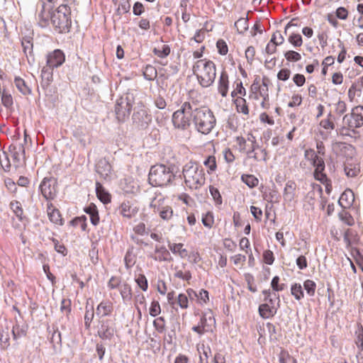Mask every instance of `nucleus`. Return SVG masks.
Returning a JSON list of instances; mask_svg holds the SVG:
<instances>
[{
  "mask_svg": "<svg viewBox=\"0 0 363 363\" xmlns=\"http://www.w3.org/2000/svg\"><path fill=\"white\" fill-rule=\"evenodd\" d=\"M185 186L190 191L200 189L206 183L203 169L196 162L186 163L182 169Z\"/></svg>",
  "mask_w": 363,
  "mask_h": 363,
  "instance_id": "obj_1",
  "label": "nucleus"
},
{
  "mask_svg": "<svg viewBox=\"0 0 363 363\" xmlns=\"http://www.w3.org/2000/svg\"><path fill=\"white\" fill-rule=\"evenodd\" d=\"M193 72L203 87H208L216 79V66L211 60L200 59L193 65Z\"/></svg>",
  "mask_w": 363,
  "mask_h": 363,
  "instance_id": "obj_2",
  "label": "nucleus"
},
{
  "mask_svg": "<svg viewBox=\"0 0 363 363\" xmlns=\"http://www.w3.org/2000/svg\"><path fill=\"white\" fill-rule=\"evenodd\" d=\"M304 157L314 167V178L325 185V191L330 194L332 191V183L325 173V165L323 158L319 156L315 151L311 148L305 150Z\"/></svg>",
  "mask_w": 363,
  "mask_h": 363,
  "instance_id": "obj_3",
  "label": "nucleus"
},
{
  "mask_svg": "<svg viewBox=\"0 0 363 363\" xmlns=\"http://www.w3.org/2000/svg\"><path fill=\"white\" fill-rule=\"evenodd\" d=\"M269 79L267 77L256 75L250 86L249 98L258 101L262 99L261 106L264 109L269 108Z\"/></svg>",
  "mask_w": 363,
  "mask_h": 363,
  "instance_id": "obj_4",
  "label": "nucleus"
},
{
  "mask_svg": "<svg viewBox=\"0 0 363 363\" xmlns=\"http://www.w3.org/2000/svg\"><path fill=\"white\" fill-rule=\"evenodd\" d=\"M193 122L196 129L202 134H208L216 125L213 113L206 107L197 108L194 110Z\"/></svg>",
  "mask_w": 363,
  "mask_h": 363,
  "instance_id": "obj_5",
  "label": "nucleus"
},
{
  "mask_svg": "<svg viewBox=\"0 0 363 363\" xmlns=\"http://www.w3.org/2000/svg\"><path fill=\"white\" fill-rule=\"evenodd\" d=\"M174 175L170 167L164 164H156L151 167L149 173L150 183L155 186H164L170 184Z\"/></svg>",
  "mask_w": 363,
  "mask_h": 363,
  "instance_id": "obj_6",
  "label": "nucleus"
},
{
  "mask_svg": "<svg viewBox=\"0 0 363 363\" xmlns=\"http://www.w3.org/2000/svg\"><path fill=\"white\" fill-rule=\"evenodd\" d=\"M192 116L194 117L192 106L189 102L185 101L178 110L173 113L172 123L176 128L186 130L191 125Z\"/></svg>",
  "mask_w": 363,
  "mask_h": 363,
  "instance_id": "obj_7",
  "label": "nucleus"
},
{
  "mask_svg": "<svg viewBox=\"0 0 363 363\" xmlns=\"http://www.w3.org/2000/svg\"><path fill=\"white\" fill-rule=\"evenodd\" d=\"M50 22L57 32L67 31L71 25L69 8L65 4L58 6L55 11L52 12Z\"/></svg>",
  "mask_w": 363,
  "mask_h": 363,
  "instance_id": "obj_8",
  "label": "nucleus"
},
{
  "mask_svg": "<svg viewBox=\"0 0 363 363\" xmlns=\"http://www.w3.org/2000/svg\"><path fill=\"white\" fill-rule=\"evenodd\" d=\"M215 325L216 319L213 315V312L209 310L202 315L199 323L197 325L192 328V330L199 335H202L206 333L213 332Z\"/></svg>",
  "mask_w": 363,
  "mask_h": 363,
  "instance_id": "obj_9",
  "label": "nucleus"
},
{
  "mask_svg": "<svg viewBox=\"0 0 363 363\" xmlns=\"http://www.w3.org/2000/svg\"><path fill=\"white\" fill-rule=\"evenodd\" d=\"M264 295V301L267 303H262L259 306V313L263 318L273 317L277 312V308L274 306V301L272 298V291L270 289H266L262 291Z\"/></svg>",
  "mask_w": 363,
  "mask_h": 363,
  "instance_id": "obj_10",
  "label": "nucleus"
},
{
  "mask_svg": "<svg viewBox=\"0 0 363 363\" xmlns=\"http://www.w3.org/2000/svg\"><path fill=\"white\" fill-rule=\"evenodd\" d=\"M344 122L350 128H358L363 125V106H357L349 114L343 117Z\"/></svg>",
  "mask_w": 363,
  "mask_h": 363,
  "instance_id": "obj_11",
  "label": "nucleus"
},
{
  "mask_svg": "<svg viewBox=\"0 0 363 363\" xmlns=\"http://www.w3.org/2000/svg\"><path fill=\"white\" fill-rule=\"evenodd\" d=\"M150 208L155 213H158L162 220H169L173 216L172 208L169 206H164V199L162 198H154L150 203Z\"/></svg>",
  "mask_w": 363,
  "mask_h": 363,
  "instance_id": "obj_12",
  "label": "nucleus"
},
{
  "mask_svg": "<svg viewBox=\"0 0 363 363\" xmlns=\"http://www.w3.org/2000/svg\"><path fill=\"white\" fill-rule=\"evenodd\" d=\"M247 140L250 143L251 152L248 157L258 162L266 161L267 160V152L266 149L257 145L256 138L252 133H247Z\"/></svg>",
  "mask_w": 363,
  "mask_h": 363,
  "instance_id": "obj_13",
  "label": "nucleus"
},
{
  "mask_svg": "<svg viewBox=\"0 0 363 363\" xmlns=\"http://www.w3.org/2000/svg\"><path fill=\"white\" fill-rule=\"evenodd\" d=\"M40 191L47 200H52L57 195V182L54 178H44L40 185Z\"/></svg>",
  "mask_w": 363,
  "mask_h": 363,
  "instance_id": "obj_14",
  "label": "nucleus"
},
{
  "mask_svg": "<svg viewBox=\"0 0 363 363\" xmlns=\"http://www.w3.org/2000/svg\"><path fill=\"white\" fill-rule=\"evenodd\" d=\"M118 211L123 218L130 220L137 216L140 207L136 202L125 201L120 205Z\"/></svg>",
  "mask_w": 363,
  "mask_h": 363,
  "instance_id": "obj_15",
  "label": "nucleus"
},
{
  "mask_svg": "<svg viewBox=\"0 0 363 363\" xmlns=\"http://www.w3.org/2000/svg\"><path fill=\"white\" fill-rule=\"evenodd\" d=\"M152 121L151 116L147 109L141 105L133 115V121L135 125L140 128H145Z\"/></svg>",
  "mask_w": 363,
  "mask_h": 363,
  "instance_id": "obj_16",
  "label": "nucleus"
},
{
  "mask_svg": "<svg viewBox=\"0 0 363 363\" xmlns=\"http://www.w3.org/2000/svg\"><path fill=\"white\" fill-rule=\"evenodd\" d=\"M132 104L128 101L120 99L115 105V113L118 122H124L129 116Z\"/></svg>",
  "mask_w": 363,
  "mask_h": 363,
  "instance_id": "obj_17",
  "label": "nucleus"
},
{
  "mask_svg": "<svg viewBox=\"0 0 363 363\" xmlns=\"http://www.w3.org/2000/svg\"><path fill=\"white\" fill-rule=\"evenodd\" d=\"M65 62V55L60 49H55L46 55V65L54 69L60 67Z\"/></svg>",
  "mask_w": 363,
  "mask_h": 363,
  "instance_id": "obj_18",
  "label": "nucleus"
},
{
  "mask_svg": "<svg viewBox=\"0 0 363 363\" xmlns=\"http://www.w3.org/2000/svg\"><path fill=\"white\" fill-rule=\"evenodd\" d=\"M334 128L335 123L331 120V118H324L320 121L318 133H317V135L320 139L327 140Z\"/></svg>",
  "mask_w": 363,
  "mask_h": 363,
  "instance_id": "obj_19",
  "label": "nucleus"
},
{
  "mask_svg": "<svg viewBox=\"0 0 363 363\" xmlns=\"http://www.w3.org/2000/svg\"><path fill=\"white\" fill-rule=\"evenodd\" d=\"M344 241L346 243L347 247L350 250H354L357 248V245L359 242V236L354 229L349 228L344 234Z\"/></svg>",
  "mask_w": 363,
  "mask_h": 363,
  "instance_id": "obj_20",
  "label": "nucleus"
},
{
  "mask_svg": "<svg viewBox=\"0 0 363 363\" xmlns=\"http://www.w3.org/2000/svg\"><path fill=\"white\" fill-rule=\"evenodd\" d=\"M344 171L349 178H354L360 173L359 163L352 158L347 159L344 164Z\"/></svg>",
  "mask_w": 363,
  "mask_h": 363,
  "instance_id": "obj_21",
  "label": "nucleus"
},
{
  "mask_svg": "<svg viewBox=\"0 0 363 363\" xmlns=\"http://www.w3.org/2000/svg\"><path fill=\"white\" fill-rule=\"evenodd\" d=\"M116 332V329L114 324L111 323L109 320H106L102 322L101 326L99 330L98 333L101 339L111 340L113 337Z\"/></svg>",
  "mask_w": 363,
  "mask_h": 363,
  "instance_id": "obj_22",
  "label": "nucleus"
},
{
  "mask_svg": "<svg viewBox=\"0 0 363 363\" xmlns=\"http://www.w3.org/2000/svg\"><path fill=\"white\" fill-rule=\"evenodd\" d=\"M229 77L226 70L223 69L218 79V91L222 97H226L229 89Z\"/></svg>",
  "mask_w": 363,
  "mask_h": 363,
  "instance_id": "obj_23",
  "label": "nucleus"
},
{
  "mask_svg": "<svg viewBox=\"0 0 363 363\" xmlns=\"http://www.w3.org/2000/svg\"><path fill=\"white\" fill-rule=\"evenodd\" d=\"M52 6H47L46 4H42V9L38 14V24L40 27L45 28L48 26L52 20Z\"/></svg>",
  "mask_w": 363,
  "mask_h": 363,
  "instance_id": "obj_24",
  "label": "nucleus"
},
{
  "mask_svg": "<svg viewBox=\"0 0 363 363\" xmlns=\"http://www.w3.org/2000/svg\"><path fill=\"white\" fill-rule=\"evenodd\" d=\"M47 213L50 220L58 225L64 224V220L62 217L61 213L52 203L47 204Z\"/></svg>",
  "mask_w": 363,
  "mask_h": 363,
  "instance_id": "obj_25",
  "label": "nucleus"
},
{
  "mask_svg": "<svg viewBox=\"0 0 363 363\" xmlns=\"http://www.w3.org/2000/svg\"><path fill=\"white\" fill-rule=\"evenodd\" d=\"M174 277L179 279L186 281L189 283L192 278L191 273L186 269V264L182 263L181 265L172 267Z\"/></svg>",
  "mask_w": 363,
  "mask_h": 363,
  "instance_id": "obj_26",
  "label": "nucleus"
},
{
  "mask_svg": "<svg viewBox=\"0 0 363 363\" xmlns=\"http://www.w3.org/2000/svg\"><path fill=\"white\" fill-rule=\"evenodd\" d=\"M113 311V304L108 300L102 301L96 307V313L99 317H104L111 315Z\"/></svg>",
  "mask_w": 363,
  "mask_h": 363,
  "instance_id": "obj_27",
  "label": "nucleus"
},
{
  "mask_svg": "<svg viewBox=\"0 0 363 363\" xmlns=\"http://www.w3.org/2000/svg\"><path fill=\"white\" fill-rule=\"evenodd\" d=\"M168 247L174 255L182 259L190 257L189 252L183 243L169 242Z\"/></svg>",
  "mask_w": 363,
  "mask_h": 363,
  "instance_id": "obj_28",
  "label": "nucleus"
},
{
  "mask_svg": "<svg viewBox=\"0 0 363 363\" xmlns=\"http://www.w3.org/2000/svg\"><path fill=\"white\" fill-rule=\"evenodd\" d=\"M234 147L240 152H245L247 155L251 154L250 143H248L247 137L245 138L242 136H236L234 139Z\"/></svg>",
  "mask_w": 363,
  "mask_h": 363,
  "instance_id": "obj_29",
  "label": "nucleus"
},
{
  "mask_svg": "<svg viewBox=\"0 0 363 363\" xmlns=\"http://www.w3.org/2000/svg\"><path fill=\"white\" fill-rule=\"evenodd\" d=\"M354 201V194L350 189L345 190L340 196L338 203L343 208H350Z\"/></svg>",
  "mask_w": 363,
  "mask_h": 363,
  "instance_id": "obj_30",
  "label": "nucleus"
},
{
  "mask_svg": "<svg viewBox=\"0 0 363 363\" xmlns=\"http://www.w3.org/2000/svg\"><path fill=\"white\" fill-rule=\"evenodd\" d=\"M234 104L235 106V109L238 113H242L245 116H248L250 114V109L248 106V104L246 99L244 97H237L234 99Z\"/></svg>",
  "mask_w": 363,
  "mask_h": 363,
  "instance_id": "obj_31",
  "label": "nucleus"
},
{
  "mask_svg": "<svg viewBox=\"0 0 363 363\" xmlns=\"http://www.w3.org/2000/svg\"><path fill=\"white\" fill-rule=\"evenodd\" d=\"M153 258L159 262H169L172 259L169 252L163 246L156 247Z\"/></svg>",
  "mask_w": 363,
  "mask_h": 363,
  "instance_id": "obj_32",
  "label": "nucleus"
},
{
  "mask_svg": "<svg viewBox=\"0 0 363 363\" xmlns=\"http://www.w3.org/2000/svg\"><path fill=\"white\" fill-rule=\"evenodd\" d=\"M362 90L363 89L359 86V85H357L354 82L352 83L347 92L349 100L351 102H358V100L362 96Z\"/></svg>",
  "mask_w": 363,
  "mask_h": 363,
  "instance_id": "obj_33",
  "label": "nucleus"
},
{
  "mask_svg": "<svg viewBox=\"0 0 363 363\" xmlns=\"http://www.w3.org/2000/svg\"><path fill=\"white\" fill-rule=\"evenodd\" d=\"M96 191L98 199L104 203H108L111 201V194L105 190L102 184L99 182L96 183Z\"/></svg>",
  "mask_w": 363,
  "mask_h": 363,
  "instance_id": "obj_34",
  "label": "nucleus"
},
{
  "mask_svg": "<svg viewBox=\"0 0 363 363\" xmlns=\"http://www.w3.org/2000/svg\"><path fill=\"white\" fill-rule=\"evenodd\" d=\"M53 69L54 68L45 65L41 69L42 82L46 86H49L53 81Z\"/></svg>",
  "mask_w": 363,
  "mask_h": 363,
  "instance_id": "obj_35",
  "label": "nucleus"
},
{
  "mask_svg": "<svg viewBox=\"0 0 363 363\" xmlns=\"http://www.w3.org/2000/svg\"><path fill=\"white\" fill-rule=\"evenodd\" d=\"M133 298L134 306L138 311L139 316L142 315L140 307L144 309L146 308V298L145 295L141 292H136Z\"/></svg>",
  "mask_w": 363,
  "mask_h": 363,
  "instance_id": "obj_36",
  "label": "nucleus"
},
{
  "mask_svg": "<svg viewBox=\"0 0 363 363\" xmlns=\"http://www.w3.org/2000/svg\"><path fill=\"white\" fill-rule=\"evenodd\" d=\"M84 211L89 215L91 223L96 225L99 223V216L96 206L94 203H91L85 208Z\"/></svg>",
  "mask_w": 363,
  "mask_h": 363,
  "instance_id": "obj_37",
  "label": "nucleus"
},
{
  "mask_svg": "<svg viewBox=\"0 0 363 363\" xmlns=\"http://www.w3.org/2000/svg\"><path fill=\"white\" fill-rule=\"evenodd\" d=\"M120 294L124 302L130 301L133 298V293L131 286L125 282L120 286Z\"/></svg>",
  "mask_w": 363,
  "mask_h": 363,
  "instance_id": "obj_38",
  "label": "nucleus"
},
{
  "mask_svg": "<svg viewBox=\"0 0 363 363\" xmlns=\"http://www.w3.org/2000/svg\"><path fill=\"white\" fill-rule=\"evenodd\" d=\"M203 164L206 167L208 174L214 173L217 169L216 158L214 155L208 156L203 161Z\"/></svg>",
  "mask_w": 363,
  "mask_h": 363,
  "instance_id": "obj_39",
  "label": "nucleus"
},
{
  "mask_svg": "<svg viewBox=\"0 0 363 363\" xmlns=\"http://www.w3.org/2000/svg\"><path fill=\"white\" fill-rule=\"evenodd\" d=\"M14 84L18 90L23 95H27L30 93V88L22 78L19 77H15Z\"/></svg>",
  "mask_w": 363,
  "mask_h": 363,
  "instance_id": "obj_40",
  "label": "nucleus"
},
{
  "mask_svg": "<svg viewBox=\"0 0 363 363\" xmlns=\"http://www.w3.org/2000/svg\"><path fill=\"white\" fill-rule=\"evenodd\" d=\"M291 294L297 301H300L304 297V293L301 284L294 283L291 286Z\"/></svg>",
  "mask_w": 363,
  "mask_h": 363,
  "instance_id": "obj_41",
  "label": "nucleus"
},
{
  "mask_svg": "<svg viewBox=\"0 0 363 363\" xmlns=\"http://www.w3.org/2000/svg\"><path fill=\"white\" fill-rule=\"evenodd\" d=\"M270 285L272 291L274 292L282 291L286 288V284L281 282L279 276H275L272 278Z\"/></svg>",
  "mask_w": 363,
  "mask_h": 363,
  "instance_id": "obj_42",
  "label": "nucleus"
},
{
  "mask_svg": "<svg viewBox=\"0 0 363 363\" xmlns=\"http://www.w3.org/2000/svg\"><path fill=\"white\" fill-rule=\"evenodd\" d=\"M198 350L200 353V363H208L209 357L211 355L210 347L202 345Z\"/></svg>",
  "mask_w": 363,
  "mask_h": 363,
  "instance_id": "obj_43",
  "label": "nucleus"
},
{
  "mask_svg": "<svg viewBox=\"0 0 363 363\" xmlns=\"http://www.w3.org/2000/svg\"><path fill=\"white\" fill-rule=\"evenodd\" d=\"M296 185L295 182H288L286 184L284 190V196L286 199H289V200L292 199L295 195V191H296Z\"/></svg>",
  "mask_w": 363,
  "mask_h": 363,
  "instance_id": "obj_44",
  "label": "nucleus"
},
{
  "mask_svg": "<svg viewBox=\"0 0 363 363\" xmlns=\"http://www.w3.org/2000/svg\"><path fill=\"white\" fill-rule=\"evenodd\" d=\"M135 281L142 291H146L148 289V281L143 274H138L135 276Z\"/></svg>",
  "mask_w": 363,
  "mask_h": 363,
  "instance_id": "obj_45",
  "label": "nucleus"
},
{
  "mask_svg": "<svg viewBox=\"0 0 363 363\" xmlns=\"http://www.w3.org/2000/svg\"><path fill=\"white\" fill-rule=\"evenodd\" d=\"M242 181L250 188H254L258 185V179L252 174H243L241 177Z\"/></svg>",
  "mask_w": 363,
  "mask_h": 363,
  "instance_id": "obj_46",
  "label": "nucleus"
},
{
  "mask_svg": "<svg viewBox=\"0 0 363 363\" xmlns=\"http://www.w3.org/2000/svg\"><path fill=\"white\" fill-rule=\"evenodd\" d=\"M288 41L296 48L301 47L303 43L302 36L299 33H294L289 35Z\"/></svg>",
  "mask_w": 363,
  "mask_h": 363,
  "instance_id": "obj_47",
  "label": "nucleus"
},
{
  "mask_svg": "<svg viewBox=\"0 0 363 363\" xmlns=\"http://www.w3.org/2000/svg\"><path fill=\"white\" fill-rule=\"evenodd\" d=\"M286 61L296 62L301 60V55L295 50H288L284 54Z\"/></svg>",
  "mask_w": 363,
  "mask_h": 363,
  "instance_id": "obj_48",
  "label": "nucleus"
},
{
  "mask_svg": "<svg viewBox=\"0 0 363 363\" xmlns=\"http://www.w3.org/2000/svg\"><path fill=\"white\" fill-rule=\"evenodd\" d=\"M170 50L169 45H162L161 48H155L153 52L158 57L164 58L169 55Z\"/></svg>",
  "mask_w": 363,
  "mask_h": 363,
  "instance_id": "obj_49",
  "label": "nucleus"
},
{
  "mask_svg": "<svg viewBox=\"0 0 363 363\" xmlns=\"http://www.w3.org/2000/svg\"><path fill=\"white\" fill-rule=\"evenodd\" d=\"M234 26L239 33H243L248 28V20L247 18H240L235 21Z\"/></svg>",
  "mask_w": 363,
  "mask_h": 363,
  "instance_id": "obj_50",
  "label": "nucleus"
},
{
  "mask_svg": "<svg viewBox=\"0 0 363 363\" xmlns=\"http://www.w3.org/2000/svg\"><path fill=\"white\" fill-rule=\"evenodd\" d=\"M246 89L243 86L242 82H240L236 84V86L231 92V96L234 99L241 96L244 97L246 95Z\"/></svg>",
  "mask_w": 363,
  "mask_h": 363,
  "instance_id": "obj_51",
  "label": "nucleus"
},
{
  "mask_svg": "<svg viewBox=\"0 0 363 363\" xmlns=\"http://www.w3.org/2000/svg\"><path fill=\"white\" fill-rule=\"evenodd\" d=\"M23 52L27 55L28 54L31 55L33 53V42L32 38L30 37L23 38L21 42Z\"/></svg>",
  "mask_w": 363,
  "mask_h": 363,
  "instance_id": "obj_52",
  "label": "nucleus"
},
{
  "mask_svg": "<svg viewBox=\"0 0 363 363\" xmlns=\"http://www.w3.org/2000/svg\"><path fill=\"white\" fill-rule=\"evenodd\" d=\"M201 221L203 225L208 228H211L214 224V216L212 212H207L205 214H203Z\"/></svg>",
  "mask_w": 363,
  "mask_h": 363,
  "instance_id": "obj_53",
  "label": "nucleus"
},
{
  "mask_svg": "<svg viewBox=\"0 0 363 363\" xmlns=\"http://www.w3.org/2000/svg\"><path fill=\"white\" fill-rule=\"evenodd\" d=\"M304 289L306 291L307 294L309 296H313L315 293L316 284L314 281L307 279L303 282Z\"/></svg>",
  "mask_w": 363,
  "mask_h": 363,
  "instance_id": "obj_54",
  "label": "nucleus"
},
{
  "mask_svg": "<svg viewBox=\"0 0 363 363\" xmlns=\"http://www.w3.org/2000/svg\"><path fill=\"white\" fill-rule=\"evenodd\" d=\"M340 219L347 225H353L354 224V219L353 217L345 210H342L339 213Z\"/></svg>",
  "mask_w": 363,
  "mask_h": 363,
  "instance_id": "obj_55",
  "label": "nucleus"
},
{
  "mask_svg": "<svg viewBox=\"0 0 363 363\" xmlns=\"http://www.w3.org/2000/svg\"><path fill=\"white\" fill-rule=\"evenodd\" d=\"M209 191L211 196L213 197V199L215 201L216 205H221L223 203V199L219 190L213 186H210Z\"/></svg>",
  "mask_w": 363,
  "mask_h": 363,
  "instance_id": "obj_56",
  "label": "nucleus"
},
{
  "mask_svg": "<svg viewBox=\"0 0 363 363\" xmlns=\"http://www.w3.org/2000/svg\"><path fill=\"white\" fill-rule=\"evenodd\" d=\"M218 52L220 55H226L228 52V45L223 39H218L216 44Z\"/></svg>",
  "mask_w": 363,
  "mask_h": 363,
  "instance_id": "obj_57",
  "label": "nucleus"
},
{
  "mask_svg": "<svg viewBox=\"0 0 363 363\" xmlns=\"http://www.w3.org/2000/svg\"><path fill=\"white\" fill-rule=\"evenodd\" d=\"M230 260L233 262L234 265L239 267L240 269H242L245 264L246 257L244 255L237 254L230 257Z\"/></svg>",
  "mask_w": 363,
  "mask_h": 363,
  "instance_id": "obj_58",
  "label": "nucleus"
},
{
  "mask_svg": "<svg viewBox=\"0 0 363 363\" xmlns=\"http://www.w3.org/2000/svg\"><path fill=\"white\" fill-rule=\"evenodd\" d=\"M269 41H271L276 45L279 46L284 44L285 39L280 30H276L272 33V38Z\"/></svg>",
  "mask_w": 363,
  "mask_h": 363,
  "instance_id": "obj_59",
  "label": "nucleus"
},
{
  "mask_svg": "<svg viewBox=\"0 0 363 363\" xmlns=\"http://www.w3.org/2000/svg\"><path fill=\"white\" fill-rule=\"evenodd\" d=\"M303 101V97L301 94L294 93L288 104V106L290 108H294L301 105Z\"/></svg>",
  "mask_w": 363,
  "mask_h": 363,
  "instance_id": "obj_60",
  "label": "nucleus"
},
{
  "mask_svg": "<svg viewBox=\"0 0 363 363\" xmlns=\"http://www.w3.org/2000/svg\"><path fill=\"white\" fill-rule=\"evenodd\" d=\"M70 224L74 227L79 225L82 230L86 228V218L85 216L76 217L70 221Z\"/></svg>",
  "mask_w": 363,
  "mask_h": 363,
  "instance_id": "obj_61",
  "label": "nucleus"
},
{
  "mask_svg": "<svg viewBox=\"0 0 363 363\" xmlns=\"http://www.w3.org/2000/svg\"><path fill=\"white\" fill-rule=\"evenodd\" d=\"M10 207L16 216L21 219L23 213L21 203L18 201H13L10 203Z\"/></svg>",
  "mask_w": 363,
  "mask_h": 363,
  "instance_id": "obj_62",
  "label": "nucleus"
},
{
  "mask_svg": "<svg viewBox=\"0 0 363 363\" xmlns=\"http://www.w3.org/2000/svg\"><path fill=\"white\" fill-rule=\"evenodd\" d=\"M354 128L349 127L342 120V126L337 129V133L342 136H351L352 133H354Z\"/></svg>",
  "mask_w": 363,
  "mask_h": 363,
  "instance_id": "obj_63",
  "label": "nucleus"
},
{
  "mask_svg": "<svg viewBox=\"0 0 363 363\" xmlns=\"http://www.w3.org/2000/svg\"><path fill=\"white\" fill-rule=\"evenodd\" d=\"M1 102L2 104L9 108L13 105V97L11 94L8 93L5 89L1 93Z\"/></svg>",
  "mask_w": 363,
  "mask_h": 363,
  "instance_id": "obj_64",
  "label": "nucleus"
}]
</instances>
